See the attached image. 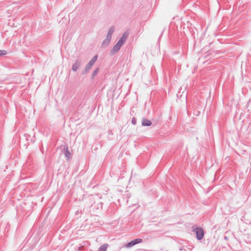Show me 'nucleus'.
Listing matches in <instances>:
<instances>
[{
    "mask_svg": "<svg viewBox=\"0 0 251 251\" xmlns=\"http://www.w3.org/2000/svg\"><path fill=\"white\" fill-rule=\"evenodd\" d=\"M99 72V69L98 68L96 69H95V71H93L92 75V78H93L95 77L96 75L98 74Z\"/></svg>",
    "mask_w": 251,
    "mask_h": 251,
    "instance_id": "obj_11",
    "label": "nucleus"
},
{
    "mask_svg": "<svg viewBox=\"0 0 251 251\" xmlns=\"http://www.w3.org/2000/svg\"><path fill=\"white\" fill-rule=\"evenodd\" d=\"M134 245H135V244L134 243V240H132V241H130V242L127 243L125 246L126 248H129Z\"/></svg>",
    "mask_w": 251,
    "mask_h": 251,
    "instance_id": "obj_10",
    "label": "nucleus"
},
{
    "mask_svg": "<svg viewBox=\"0 0 251 251\" xmlns=\"http://www.w3.org/2000/svg\"><path fill=\"white\" fill-rule=\"evenodd\" d=\"M81 65V61L80 59H77L75 63L72 66V70L74 72H76L77 71V70L79 68Z\"/></svg>",
    "mask_w": 251,
    "mask_h": 251,
    "instance_id": "obj_4",
    "label": "nucleus"
},
{
    "mask_svg": "<svg viewBox=\"0 0 251 251\" xmlns=\"http://www.w3.org/2000/svg\"><path fill=\"white\" fill-rule=\"evenodd\" d=\"M98 56H94L92 59L88 62V63L86 65L85 67V69L84 71L82 72V74H85L87 73L94 64V63L96 62L97 60Z\"/></svg>",
    "mask_w": 251,
    "mask_h": 251,
    "instance_id": "obj_2",
    "label": "nucleus"
},
{
    "mask_svg": "<svg viewBox=\"0 0 251 251\" xmlns=\"http://www.w3.org/2000/svg\"><path fill=\"white\" fill-rule=\"evenodd\" d=\"M128 36V33L125 32L122 36L120 38L117 44L113 47L112 49L111 50V53H115L117 52L121 49L123 45L126 42V38Z\"/></svg>",
    "mask_w": 251,
    "mask_h": 251,
    "instance_id": "obj_1",
    "label": "nucleus"
},
{
    "mask_svg": "<svg viewBox=\"0 0 251 251\" xmlns=\"http://www.w3.org/2000/svg\"><path fill=\"white\" fill-rule=\"evenodd\" d=\"M65 157H66L67 160H69V159L70 158V157L71 156V154L69 152L68 148H67L65 151Z\"/></svg>",
    "mask_w": 251,
    "mask_h": 251,
    "instance_id": "obj_9",
    "label": "nucleus"
},
{
    "mask_svg": "<svg viewBox=\"0 0 251 251\" xmlns=\"http://www.w3.org/2000/svg\"><path fill=\"white\" fill-rule=\"evenodd\" d=\"M193 231L196 233L197 238L198 240H201L204 236L203 229L201 227H196L193 229Z\"/></svg>",
    "mask_w": 251,
    "mask_h": 251,
    "instance_id": "obj_3",
    "label": "nucleus"
},
{
    "mask_svg": "<svg viewBox=\"0 0 251 251\" xmlns=\"http://www.w3.org/2000/svg\"><path fill=\"white\" fill-rule=\"evenodd\" d=\"M132 124H133V125H135V124H136V121H135V118L132 119Z\"/></svg>",
    "mask_w": 251,
    "mask_h": 251,
    "instance_id": "obj_14",
    "label": "nucleus"
},
{
    "mask_svg": "<svg viewBox=\"0 0 251 251\" xmlns=\"http://www.w3.org/2000/svg\"><path fill=\"white\" fill-rule=\"evenodd\" d=\"M134 241V243L136 244L140 243L142 242V239L141 238H137L134 240H133Z\"/></svg>",
    "mask_w": 251,
    "mask_h": 251,
    "instance_id": "obj_12",
    "label": "nucleus"
},
{
    "mask_svg": "<svg viewBox=\"0 0 251 251\" xmlns=\"http://www.w3.org/2000/svg\"><path fill=\"white\" fill-rule=\"evenodd\" d=\"M7 54V51L4 50H0V56Z\"/></svg>",
    "mask_w": 251,
    "mask_h": 251,
    "instance_id": "obj_13",
    "label": "nucleus"
},
{
    "mask_svg": "<svg viewBox=\"0 0 251 251\" xmlns=\"http://www.w3.org/2000/svg\"><path fill=\"white\" fill-rule=\"evenodd\" d=\"M108 247L107 244L101 245L98 249V251H106Z\"/></svg>",
    "mask_w": 251,
    "mask_h": 251,
    "instance_id": "obj_7",
    "label": "nucleus"
},
{
    "mask_svg": "<svg viewBox=\"0 0 251 251\" xmlns=\"http://www.w3.org/2000/svg\"><path fill=\"white\" fill-rule=\"evenodd\" d=\"M142 125L143 126H150L151 125V122L148 119L143 118L142 120Z\"/></svg>",
    "mask_w": 251,
    "mask_h": 251,
    "instance_id": "obj_6",
    "label": "nucleus"
},
{
    "mask_svg": "<svg viewBox=\"0 0 251 251\" xmlns=\"http://www.w3.org/2000/svg\"><path fill=\"white\" fill-rule=\"evenodd\" d=\"M111 40L108 38H105L102 43V46L106 47L110 43Z\"/></svg>",
    "mask_w": 251,
    "mask_h": 251,
    "instance_id": "obj_8",
    "label": "nucleus"
},
{
    "mask_svg": "<svg viewBox=\"0 0 251 251\" xmlns=\"http://www.w3.org/2000/svg\"><path fill=\"white\" fill-rule=\"evenodd\" d=\"M114 31L115 28L114 26H111V27H110L109 29H108V33L107 34L106 38L111 40L112 35Z\"/></svg>",
    "mask_w": 251,
    "mask_h": 251,
    "instance_id": "obj_5",
    "label": "nucleus"
}]
</instances>
